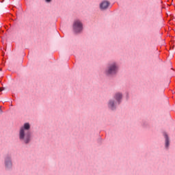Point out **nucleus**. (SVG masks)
Returning a JSON list of instances; mask_svg holds the SVG:
<instances>
[{
	"mask_svg": "<svg viewBox=\"0 0 175 175\" xmlns=\"http://www.w3.org/2000/svg\"><path fill=\"white\" fill-rule=\"evenodd\" d=\"M163 136L165 139V148H169V146H170V139L169 138V135H167V133L164 132Z\"/></svg>",
	"mask_w": 175,
	"mask_h": 175,
	"instance_id": "8",
	"label": "nucleus"
},
{
	"mask_svg": "<svg viewBox=\"0 0 175 175\" xmlns=\"http://www.w3.org/2000/svg\"><path fill=\"white\" fill-rule=\"evenodd\" d=\"M122 98H124V96L121 92H117L113 95V99L117 102L118 105H120V103H122Z\"/></svg>",
	"mask_w": 175,
	"mask_h": 175,
	"instance_id": "6",
	"label": "nucleus"
},
{
	"mask_svg": "<svg viewBox=\"0 0 175 175\" xmlns=\"http://www.w3.org/2000/svg\"><path fill=\"white\" fill-rule=\"evenodd\" d=\"M72 28L75 33H80L83 31V23L80 20H76L74 21Z\"/></svg>",
	"mask_w": 175,
	"mask_h": 175,
	"instance_id": "4",
	"label": "nucleus"
},
{
	"mask_svg": "<svg viewBox=\"0 0 175 175\" xmlns=\"http://www.w3.org/2000/svg\"><path fill=\"white\" fill-rule=\"evenodd\" d=\"M45 2H46L47 3H50V2H51V0H45Z\"/></svg>",
	"mask_w": 175,
	"mask_h": 175,
	"instance_id": "9",
	"label": "nucleus"
},
{
	"mask_svg": "<svg viewBox=\"0 0 175 175\" xmlns=\"http://www.w3.org/2000/svg\"><path fill=\"white\" fill-rule=\"evenodd\" d=\"M31 124L26 122L19 130V140L23 144H29L32 140V132L30 131Z\"/></svg>",
	"mask_w": 175,
	"mask_h": 175,
	"instance_id": "1",
	"label": "nucleus"
},
{
	"mask_svg": "<svg viewBox=\"0 0 175 175\" xmlns=\"http://www.w3.org/2000/svg\"><path fill=\"white\" fill-rule=\"evenodd\" d=\"M3 165L6 172H12L13 170V157L12 154H7L4 156Z\"/></svg>",
	"mask_w": 175,
	"mask_h": 175,
	"instance_id": "3",
	"label": "nucleus"
},
{
	"mask_svg": "<svg viewBox=\"0 0 175 175\" xmlns=\"http://www.w3.org/2000/svg\"><path fill=\"white\" fill-rule=\"evenodd\" d=\"M110 6V1L104 0L100 3V10H106Z\"/></svg>",
	"mask_w": 175,
	"mask_h": 175,
	"instance_id": "7",
	"label": "nucleus"
},
{
	"mask_svg": "<svg viewBox=\"0 0 175 175\" xmlns=\"http://www.w3.org/2000/svg\"><path fill=\"white\" fill-rule=\"evenodd\" d=\"M0 70L2 71V68H0Z\"/></svg>",
	"mask_w": 175,
	"mask_h": 175,
	"instance_id": "13",
	"label": "nucleus"
},
{
	"mask_svg": "<svg viewBox=\"0 0 175 175\" xmlns=\"http://www.w3.org/2000/svg\"><path fill=\"white\" fill-rule=\"evenodd\" d=\"M4 89H2L0 88V92H2V91H3Z\"/></svg>",
	"mask_w": 175,
	"mask_h": 175,
	"instance_id": "10",
	"label": "nucleus"
},
{
	"mask_svg": "<svg viewBox=\"0 0 175 175\" xmlns=\"http://www.w3.org/2000/svg\"><path fill=\"white\" fill-rule=\"evenodd\" d=\"M0 113H2V108L0 107Z\"/></svg>",
	"mask_w": 175,
	"mask_h": 175,
	"instance_id": "11",
	"label": "nucleus"
},
{
	"mask_svg": "<svg viewBox=\"0 0 175 175\" xmlns=\"http://www.w3.org/2000/svg\"><path fill=\"white\" fill-rule=\"evenodd\" d=\"M120 72V66L116 62H109L104 70V75L107 77L113 78L116 77Z\"/></svg>",
	"mask_w": 175,
	"mask_h": 175,
	"instance_id": "2",
	"label": "nucleus"
},
{
	"mask_svg": "<svg viewBox=\"0 0 175 175\" xmlns=\"http://www.w3.org/2000/svg\"><path fill=\"white\" fill-rule=\"evenodd\" d=\"M117 105H118V103H117L116 100L111 98L108 101V108L109 110H111L112 111H114V110L117 109Z\"/></svg>",
	"mask_w": 175,
	"mask_h": 175,
	"instance_id": "5",
	"label": "nucleus"
},
{
	"mask_svg": "<svg viewBox=\"0 0 175 175\" xmlns=\"http://www.w3.org/2000/svg\"><path fill=\"white\" fill-rule=\"evenodd\" d=\"M2 53H3V56L5 55V52L2 51Z\"/></svg>",
	"mask_w": 175,
	"mask_h": 175,
	"instance_id": "12",
	"label": "nucleus"
},
{
	"mask_svg": "<svg viewBox=\"0 0 175 175\" xmlns=\"http://www.w3.org/2000/svg\"><path fill=\"white\" fill-rule=\"evenodd\" d=\"M144 126H146V124H144Z\"/></svg>",
	"mask_w": 175,
	"mask_h": 175,
	"instance_id": "14",
	"label": "nucleus"
}]
</instances>
